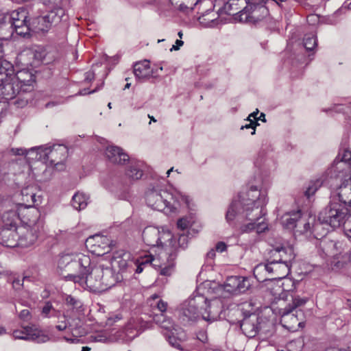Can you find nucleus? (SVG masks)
Wrapping results in <instances>:
<instances>
[{"mask_svg":"<svg viewBox=\"0 0 351 351\" xmlns=\"http://www.w3.org/2000/svg\"><path fill=\"white\" fill-rule=\"evenodd\" d=\"M1 219L3 229L9 230H16L19 215L15 210H9L4 212Z\"/></svg>","mask_w":351,"mask_h":351,"instance_id":"27","label":"nucleus"},{"mask_svg":"<svg viewBox=\"0 0 351 351\" xmlns=\"http://www.w3.org/2000/svg\"><path fill=\"white\" fill-rule=\"evenodd\" d=\"M95 75L93 72H87L85 74V80L91 82L94 79Z\"/></svg>","mask_w":351,"mask_h":351,"instance_id":"60","label":"nucleus"},{"mask_svg":"<svg viewBox=\"0 0 351 351\" xmlns=\"http://www.w3.org/2000/svg\"><path fill=\"white\" fill-rule=\"evenodd\" d=\"M7 18H8V16L0 12V38L1 39H8L10 37V35H8V36H5L2 33V31L3 30V27L6 25L5 22H6Z\"/></svg>","mask_w":351,"mask_h":351,"instance_id":"41","label":"nucleus"},{"mask_svg":"<svg viewBox=\"0 0 351 351\" xmlns=\"http://www.w3.org/2000/svg\"><path fill=\"white\" fill-rule=\"evenodd\" d=\"M197 338L202 343L206 342L208 339L206 332L205 331H199L197 334Z\"/></svg>","mask_w":351,"mask_h":351,"instance_id":"53","label":"nucleus"},{"mask_svg":"<svg viewBox=\"0 0 351 351\" xmlns=\"http://www.w3.org/2000/svg\"><path fill=\"white\" fill-rule=\"evenodd\" d=\"M58 271L66 280L73 281L81 285L85 283L93 291H104V289L96 288L92 285H96L101 277L93 274L91 261L88 256L83 254H64L58 261Z\"/></svg>","mask_w":351,"mask_h":351,"instance_id":"3","label":"nucleus"},{"mask_svg":"<svg viewBox=\"0 0 351 351\" xmlns=\"http://www.w3.org/2000/svg\"><path fill=\"white\" fill-rule=\"evenodd\" d=\"M258 110L256 109V110L255 112H253L252 113L249 114V116L246 119V121H257V119H258L257 115H258Z\"/></svg>","mask_w":351,"mask_h":351,"instance_id":"55","label":"nucleus"},{"mask_svg":"<svg viewBox=\"0 0 351 351\" xmlns=\"http://www.w3.org/2000/svg\"><path fill=\"white\" fill-rule=\"evenodd\" d=\"M111 266L115 270L119 269L118 273L124 272L130 268H133V259L130 252L123 249H119L112 253Z\"/></svg>","mask_w":351,"mask_h":351,"instance_id":"18","label":"nucleus"},{"mask_svg":"<svg viewBox=\"0 0 351 351\" xmlns=\"http://www.w3.org/2000/svg\"><path fill=\"white\" fill-rule=\"evenodd\" d=\"M216 250L211 249L206 254L207 258L213 259L215 256Z\"/></svg>","mask_w":351,"mask_h":351,"instance_id":"63","label":"nucleus"},{"mask_svg":"<svg viewBox=\"0 0 351 351\" xmlns=\"http://www.w3.org/2000/svg\"><path fill=\"white\" fill-rule=\"evenodd\" d=\"M93 274L96 277H101V279H99L96 285H92V286L98 289H104V290L111 288L123 280V276L120 274L116 273L112 266L111 267H104L103 265L96 266L93 268Z\"/></svg>","mask_w":351,"mask_h":351,"instance_id":"12","label":"nucleus"},{"mask_svg":"<svg viewBox=\"0 0 351 351\" xmlns=\"http://www.w3.org/2000/svg\"><path fill=\"white\" fill-rule=\"evenodd\" d=\"M219 15L218 12L214 13L213 11L208 10L205 13L198 17V21L204 27H215L222 23V20L219 19Z\"/></svg>","mask_w":351,"mask_h":351,"instance_id":"26","label":"nucleus"},{"mask_svg":"<svg viewBox=\"0 0 351 351\" xmlns=\"http://www.w3.org/2000/svg\"><path fill=\"white\" fill-rule=\"evenodd\" d=\"M106 238V236L104 234V232H99L92 235L88 236L85 241H88L89 239H100L104 240Z\"/></svg>","mask_w":351,"mask_h":351,"instance_id":"48","label":"nucleus"},{"mask_svg":"<svg viewBox=\"0 0 351 351\" xmlns=\"http://www.w3.org/2000/svg\"><path fill=\"white\" fill-rule=\"evenodd\" d=\"M332 178L339 179L341 183L337 189L339 200L351 207V151L343 150L334 160L332 165L316 180L311 182L305 195L309 198L322 185L328 184Z\"/></svg>","mask_w":351,"mask_h":351,"instance_id":"2","label":"nucleus"},{"mask_svg":"<svg viewBox=\"0 0 351 351\" xmlns=\"http://www.w3.org/2000/svg\"><path fill=\"white\" fill-rule=\"evenodd\" d=\"M68 16L66 14L64 9L60 6H56L49 11L47 14L38 16L36 19L38 23V30L47 32L53 25H57L62 21H66Z\"/></svg>","mask_w":351,"mask_h":351,"instance_id":"14","label":"nucleus"},{"mask_svg":"<svg viewBox=\"0 0 351 351\" xmlns=\"http://www.w3.org/2000/svg\"><path fill=\"white\" fill-rule=\"evenodd\" d=\"M13 29L10 32L9 35H12L13 31L14 30L15 32L20 36H22L23 37H25L26 36L29 34V27L28 23H26L25 24H23L20 25L19 27L12 28Z\"/></svg>","mask_w":351,"mask_h":351,"instance_id":"38","label":"nucleus"},{"mask_svg":"<svg viewBox=\"0 0 351 351\" xmlns=\"http://www.w3.org/2000/svg\"><path fill=\"white\" fill-rule=\"evenodd\" d=\"M29 187H27V188H25V189H23L21 190V195L23 196L24 199L23 200L24 201H27L28 202L29 199H28V197L29 196V197L31 198V200H32V203H34L36 202V195L33 192H31L30 193H29Z\"/></svg>","mask_w":351,"mask_h":351,"instance_id":"40","label":"nucleus"},{"mask_svg":"<svg viewBox=\"0 0 351 351\" xmlns=\"http://www.w3.org/2000/svg\"><path fill=\"white\" fill-rule=\"evenodd\" d=\"M303 44L307 51H312L317 45V38L315 34H306L303 40Z\"/></svg>","mask_w":351,"mask_h":351,"instance_id":"35","label":"nucleus"},{"mask_svg":"<svg viewBox=\"0 0 351 351\" xmlns=\"http://www.w3.org/2000/svg\"><path fill=\"white\" fill-rule=\"evenodd\" d=\"M239 285V276H230L226 279L224 290L230 293L236 294Z\"/></svg>","mask_w":351,"mask_h":351,"instance_id":"34","label":"nucleus"},{"mask_svg":"<svg viewBox=\"0 0 351 351\" xmlns=\"http://www.w3.org/2000/svg\"><path fill=\"white\" fill-rule=\"evenodd\" d=\"M339 110L351 117V104L348 106H341Z\"/></svg>","mask_w":351,"mask_h":351,"instance_id":"57","label":"nucleus"},{"mask_svg":"<svg viewBox=\"0 0 351 351\" xmlns=\"http://www.w3.org/2000/svg\"><path fill=\"white\" fill-rule=\"evenodd\" d=\"M19 95H20V94ZM14 104L18 108H23L27 104V99L21 98V96H19L17 99L14 101Z\"/></svg>","mask_w":351,"mask_h":351,"instance_id":"46","label":"nucleus"},{"mask_svg":"<svg viewBox=\"0 0 351 351\" xmlns=\"http://www.w3.org/2000/svg\"><path fill=\"white\" fill-rule=\"evenodd\" d=\"M184 44V42L181 40H176V45H173L172 47L171 48V51L173 50H178L181 46H182Z\"/></svg>","mask_w":351,"mask_h":351,"instance_id":"59","label":"nucleus"},{"mask_svg":"<svg viewBox=\"0 0 351 351\" xmlns=\"http://www.w3.org/2000/svg\"><path fill=\"white\" fill-rule=\"evenodd\" d=\"M252 302H246L242 304L241 311L244 315L240 324V328L245 336L252 338L256 336L259 330L258 317L253 312V309L249 310L252 306Z\"/></svg>","mask_w":351,"mask_h":351,"instance_id":"13","label":"nucleus"},{"mask_svg":"<svg viewBox=\"0 0 351 351\" xmlns=\"http://www.w3.org/2000/svg\"><path fill=\"white\" fill-rule=\"evenodd\" d=\"M267 264H259L254 269V275L259 282L271 279H282L290 272L291 265L270 258Z\"/></svg>","mask_w":351,"mask_h":351,"instance_id":"9","label":"nucleus"},{"mask_svg":"<svg viewBox=\"0 0 351 351\" xmlns=\"http://www.w3.org/2000/svg\"><path fill=\"white\" fill-rule=\"evenodd\" d=\"M145 323H144L141 318H131L125 326L126 335L130 340L133 339L145 330Z\"/></svg>","mask_w":351,"mask_h":351,"instance_id":"22","label":"nucleus"},{"mask_svg":"<svg viewBox=\"0 0 351 351\" xmlns=\"http://www.w3.org/2000/svg\"><path fill=\"white\" fill-rule=\"evenodd\" d=\"M5 39H1L0 38V61L1 60H4L3 59H1V58L3 57V40H4Z\"/></svg>","mask_w":351,"mask_h":351,"instance_id":"62","label":"nucleus"},{"mask_svg":"<svg viewBox=\"0 0 351 351\" xmlns=\"http://www.w3.org/2000/svg\"><path fill=\"white\" fill-rule=\"evenodd\" d=\"M142 164L140 162H131L126 171V176L132 180H136L143 176Z\"/></svg>","mask_w":351,"mask_h":351,"instance_id":"33","label":"nucleus"},{"mask_svg":"<svg viewBox=\"0 0 351 351\" xmlns=\"http://www.w3.org/2000/svg\"><path fill=\"white\" fill-rule=\"evenodd\" d=\"M265 0H250L247 6L240 11L239 21L246 23H256L265 18L269 10L264 5Z\"/></svg>","mask_w":351,"mask_h":351,"instance_id":"11","label":"nucleus"},{"mask_svg":"<svg viewBox=\"0 0 351 351\" xmlns=\"http://www.w3.org/2000/svg\"><path fill=\"white\" fill-rule=\"evenodd\" d=\"M152 261V258L150 257H147L141 261L136 259L133 260V268H130V269L134 270L137 274H141L144 269L145 265L150 263Z\"/></svg>","mask_w":351,"mask_h":351,"instance_id":"36","label":"nucleus"},{"mask_svg":"<svg viewBox=\"0 0 351 351\" xmlns=\"http://www.w3.org/2000/svg\"><path fill=\"white\" fill-rule=\"evenodd\" d=\"M145 199L148 206L154 210L162 211L167 215L176 213L178 206L181 203L192 209V199L181 192L174 194L158 188L148 189L145 193Z\"/></svg>","mask_w":351,"mask_h":351,"instance_id":"5","label":"nucleus"},{"mask_svg":"<svg viewBox=\"0 0 351 351\" xmlns=\"http://www.w3.org/2000/svg\"><path fill=\"white\" fill-rule=\"evenodd\" d=\"M322 247L330 257L326 261L328 269L339 271L351 265V250L346 249L343 243H324Z\"/></svg>","mask_w":351,"mask_h":351,"instance_id":"7","label":"nucleus"},{"mask_svg":"<svg viewBox=\"0 0 351 351\" xmlns=\"http://www.w3.org/2000/svg\"><path fill=\"white\" fill-rule=\"evenodd\" d=\"M54 308L51 302H47L45 304L44 306L42 308V315L44 317H49L51 311H54Z\"/></svg>","mask_w":351,"mask_h":351,"instance_id":"44","label":"nucleus"},{"mask_svg":"<svg viewBox=\"0 0 351 351\" xmlns=\"http://www.w3.org/2000/svg\"><path fill=\"white\" fill-rule=\"evenodd\" d=\"M133 73L137 80L143 82L149 79L152 75V69L150 67L149 62L145 60L134 64Z\"/></svg>","mask_w":351,"mask_h":351,"instance_id":"23","label":"nucleus"},{"mask_svg":"<svg viewBox=\"0 0 351 351\" xmlns=\"http://www.w3.org/2000/svg\"><path fill=\"white\" fill-rule=\"evenodd\" d=\"M16 82L19 84L21 91L29 92L32 89V84L35 82V76L27 69H22L14 73Z\"/></svg>","mask_w":351,"mask_h":351,"instance_id":"21","label":"nucleus"},{"mask_svg":"<svg viewBox=\"0 0 351 351\" xmlns=\"http://www.w3.org/2000/svg\"><path fill=\"white\" fill-rule=\"evenodd\" d=\"M162 328L166 329L167 330V333L165 334V336L169 341V343L174 348L178 350H182L181 348V344L180 342V339L176 337L175 335H178V329L173 325L170 319L164 320L161 323Z\"/></svg>","mask_w":351,"mask_h":351,"instance_id":"24","label":"nucleus"},{"mask_svg":"<svg viewBox=\"0 0 351 351\" xmlns=\"http://www.w3.org/2000/svg\"><path fill=\"white\" fill-rule=\"evenodd\" d=\"M21 90L14 77V66L8 60L0 61V96L5 100L16 99Z\"/></svg>","mask_w":351,"mask_h":351,"instance_id":"8","label":"nucleus"},{"mask_svg":"<svg viewBox=\"0 0 351 351\" xmlns=\"http://www.w3.org/2000/svg\"><path fill=\"white\" fill-rule=\"evenodd\" d=\"M251 286L252 284L249 278L239 276V285L237 290V294L246 292Z\"/></svg>","mask_w":351,"mask_h":351,"instance_id":"37","label":"nucleus"},{"mask_svg":"<svg viewBox=\"0 0 351 351\" xmlns=\"http://www.w3.org/2000/svg\"><path fill=\"white\" fill-rule=\"evenodd\" d=\"M26 149H23V148H12L11 149L10 152H12V154L13 155H18V156H22V155H25V153H26Z\"/></svg>","mask_w":351,"mask_h":351,"instance_id":"52","label":"nucleus"},{"mask_svg":"<svg viewBox=\"0 0 351 351\" xmlns=\"http://www.w3.org/2000/svg\"><path fill=\"white\" fill-rule=\"evenodd\" d=\"M8 18L12 28L19 27L20 25L27 23V13L24 9L14 10Z\"/></svg>","mask_w":351,"mask_h":351,"instance_id":"28","label":"nucleus"},{"mask_svg":"<svg viewBox=\"0 0 351 351\" xmlns=\"http://www.w3.org/2000/svg\"><path fill=\"white\" fill-rule=\"evenodd\" d=\"M86 248L93 254L101 256L112 250L111 245L108 243H85Z\"/></svg>","mask_w":351,"mask_h":351,"instance_id":"29","label":"nucleus"},{"mask_svg":"<svg viewBox=\"0 0 351 351\" xmlns=\"http://www.w3.org/2000/svg\"><path fill=\"white\" fill-rule=\"evenodd\" d=\"M56 328L58 330H64L66 328H69V330H72V328H71V324H67V323H64V322H62L59 324H58Z\"/></svg>","mask_w":351,"mask_h":351,"instance_id":"54","label":"nucleus"},{"mask_svg":"<svg viewBox=\"0 0 351 351\" xmlns=\"http://www.w3.org/2000/svg\"><path fill=\"white\" fill-rule=\"evenodd\" d=\"M300 210L293 213H287L282 215L280 218V223L282 226L287 229H294L295 224L298 221L300 217Z\"/></svg>","mask_w":351,"mask_h":351,"instance_id":"30","label":"nucleus"},{"mask_svg":"<svg viewBox=\"0 0 351 351\" xmlns=\"http://www.w3.org/2000/svg\"><path fill=\"white\" fill-rule=\"evenodd\" d=\"M269 254L270 258L290 265L295 257L293 246L289 243H276L269 250Z\"/></svg>","mask_w":351,"mask_h":351,"instance_id":"15","label":"nucleus"},{"mask_svg":"<svg viewBox=\"0 0 351 351\" xmlns=\"http://www.w3.org/2000/svg\"><path fill=\"white\" fill-rule=\"evenodd\" d=\"M267 202L266 192L256 186H251L247 191L241 192L232 199L226 211V219L230 224L248 219L251 222L243 226L241 232L255 231L257 234H261L268 230L267 223L263 219Z\"/></svg>","mask_w":351,"mask_h":351,"instance_id":"1","label":"nucleus"},{"mask_svg":"<svg viewBox=\"0 0 351 351\" xmlns=\"http://www.w3.org/2000/svg\"><path fill=\"white\" fill-rule=\"evenodd\" d=\"M8 104L5 101H0V119L2 118L6 113Z\"/></svg>","mask_w":351,"mask_h":351,"instance_id":"51","label":"nucleus"},{"mask_svg":"<svg viewBox=\"0 0 351 351\" xmlns=\"http://www.w3.org/2000/svg\"><path fill=\"white\" fill-rule=\"evenodd\" d=\"M5 247H10V248H16V251L18 253H21L22 252L20 250L22 247L21 246L20 243H17L16 244H15L14 245H5Z\"/></svg>","mask_w":351,"mask_h":351,"instance_id":"61","label":"nucleus"},{"mask_svg":"<svg viewBox=\"0 0 351 351\" xmlns=\"http://www.w3.org/2000/svg\"><path fill=\"white\" fill-rule=\"evenodd\" d=\"M19 317L24 321H28L31 317L29 311L28 309L22 310L19 313Z\"/></svg>","mask_w":351,"mask_h":351,"instance_id":"50","label":"nucleus"},{"mask_svg":"<svg viewBox=\"0 0 351 351\" xmlns=\"http://www.w3.org/2000/svg\"><path fill=\"white\" fill-rule=\"evenodd\" d=\"M58 104H60L59 102H57V101H50V102H48L47 104H46L45 107L47 108H48L53 107V106H57Z\"/></svg>","mask_w":351,"mask_h":351,"instance_id":"64","label":"nucleus"},{"mask_svg":"<svg viewBox=\"0 0 351 351\" xmlns=\"http://www.w3.org/2000/svg\"><path fill=\"white\" fill-rule=\"evenodd\" d=\"M227 248V246L226 245V243H217V244L215 246V250L217 252H223L226 251Z\"/></svg>","mask_w":351,"mask_h":351,"instance_id":"56","label":"nucleus"},{"mask_svg":"<svg viewBox=\"0 0 351 351\" xmlns=\"http://www.w3.org/2000/svg\"><path fill=\"white\" fill-rule=\"evenodd\" d=\"M205 287V284L199 286L193 296L182 304L179 317L183 323L188 324L200 317L212 323L219 318L221 312V301L217 298L208 301L203 292Z\"/></svg>","mask_w":351,"mask_h":351,"instance_id":"4","label":"nucleus"},{"mask_svg":"<svg viewBox=\"0 0 351 351\" xmlns=\"http://www.w3.org/2000/svg\"><path fill=\"white\" fill-rule=\"evenodd\" d=\"M196 221V216L194 213H189L177 221L178 228L182 231L186 230V233L184 232L180 234L178 241H188L189 240L193 239L195 234L197 233V231L194 228H191Z\"/></svg>","mask_w":351,"mask_h":351,"instance_id":"19","label":"nucleus"},{"mask_svg":"<svg viewBox=\"0 0 351 351\" xmlns=\"http://www.w3.org/2000/svg\"><path fill=\"white\" fill-rule=\"evenodd\" d=\"M88 197L83 193H76L72 198L71 204L73 207L80 210L84 209L88 204Z\"/></svg>","mask_w":351,"mask_h":351,"instance_id":"32","label":"nucleus"},{"mask_svg":"<svg viewBox=\"0 0 351 351\" xmlns=\"http://www.w3.org/2000/svg\"><path fill=\"white\" fill-rule=\"evenodd\" d=\"M307 300L306 298L294 295L290 291L282 293L278 301L280 305L278 313L281 316V322L285 328L293 330L296 326L302 324L298 317V311L295 308L304 305Z\"/></svg>","mask_w":351,"mask_h":351,"instance_id":"6","label":"nucleus"},{"mask_svg":"<svg viewBox=\"0 0 351 351\" xmlns=\"http://www.w3.org/2000/svg\"><path fill=\"white\" fill-rule=\"evenodd\" d=\"M27 278H29V277L27 276H23V279H20L18 277L14 278L12 281L13 288L15 290H20L23 285V281Z\"/></svg>","mask_w":351,"mask_h":351,"instance_id":"43","label":"nucleus"},{"mask_svg":"<svg viewBox=\"0 0 351 351\" xmlns=\"http://www.w3.org/2000/svg\"><path fill=\"white\" fill-rule=\"evenodd\" d=\"M156 306H157V308L161 312V313H164L167 310V303L164 302L163 300H158L157 302H156Z\"/></svg>","mask_w":351,"mask_h":351,"instance_id":"49","label":"nucleus"},{"mask_svg":"<svg viewBox=\"0 0 351 351\" xmlns=\"http://www.w3.org/2000/svg\"><path fill=\"white\" fill-rule=\"evenodd\" d=\"M332 199L328 205L319 213L318 219L322 223H326L333 228H338L345 221L348 213V205L338 199Z\"/></svg>","mask_w":351,"mask_h":351,"instance_id":"10","label":"nucleus"},{"mask_svg":"<svg viewBox=\"0 0 351 351\" xmlns=\"http://www.w3.org/2000/svg\"><path fill=\"white\" fill-rule=\"evenodd\" d=\"M105 155L108 160L113 164L123 165L130 160L129 156L123 149L116 145L106 147Z\"/></svg>","mask_w":351,"mask_h":351,"instance_id":"20","label":"nucleus"},{"mask_svg":"<svg viewBox=\"0 0 351 351\" xmlns=\"http://www.w3.org/2000/svg\"><path fill=\"white\" fill-rule=\"evenodd\" d=\"M173 269V266L172 264H169L168 266H165L162 268L160 270V274L162 276H169L171 274Z\"/></svg>","mask_w":351,"mask_h":351,"instance_id":"47","label":"nucleus"},{"mask_svg":"<svg viewBox=\"0 0 351 351\" xmlns=\"http://www.w3.org/2000/svg\"><path fill=\"white\" fill-rule=\"evenodd\" d=\"M44 162L58 165L66 157L67 148L62 145L44 146Z\"/></svg>","mask_w":351,"mask_h":351,"instance_id":"17","label":"nucleus"},{"mask_svg":"<svg viewBox=\"0 0 351 351\" xmlns=\"http://www.w3.org/2000/svg\"><path fill=\"white\" fill-rule=\"evenodd\" d=\"M186 3L189 4L190 3V0L184 1L177 5L180 11L184 12L188 8L187 5L185 4Z\"/></svg>","mask_w":351,"mask_h":351,"instance_id":"58","label":"nucleus"},{"mask_svg":"<svg viewBox=\"0 0 351 351\" xmlns=\"http://www.w3.org/2000/svg\"><path fill=\"white\" fill-rule=\"evenodd\" d=\"M46 56L45 50L43 48L38 47L37 49H35L34 51V58L38 62H43Z\"/></svg>","mask_w":351,"mask_h":351,"instance_id":"42","label":"nucleus"},{"mask_svg":"<svg viewBox=\"0 0 351 351\" xmlns=\"http://www.w3.org/2000/svg\"><path fill=\"white\" fill-rule=\"evenodd\" d=\"M93 341L106 343L108 341L109 337L106 332H100L90 337Z\"/></svg>","mask_w":351,"mask_h":351,"instance_id":"39","label":"nucleus"},{"mask_svg":"<svg viewBox=\"0 0 351 351\" xmlns=\"http://www.w3.org/2000/svg\"><path fill=\"white\" fill-rule=\"evenodd\" d=\"M15 339L30 340L36 343H45L49 340V337L44 334L35 326H25L21 330H15L12 333Z\"/></svg>","mask_w":351,"mask_h":351,"instance_id":"16","label":"nucleus"},{"mask_svg":"<svg viewBox=\"0 0 351 351\" xmlns=\"http://www.w3.org/2000/svg\"><path fill=\"white\" fill-rule=\"evenodd\" d=\"M44 146L32 147L26 150L25 158L29 162L41 160L44 162Z\"/></svg>","mask_w":351,"mask_h":351,"instance_id":"31","label":"nucleus"},{"mask_svg":"<svg viewBox=\"0 0 351 351\" xmlns=\"http://www.w3.org/2000/svg\"><path fill=\"white\" fill-rule=\"evenodd\" d=\"M258 125H259V123L257 121H251L249 123L242 125L241 130L251 129V134L254 135L256 133V128Z\"/></svg>","mask_w":351,"mask_h":351,"instance_id":"45","label":"nucleus"},{"mask_svg":"<svg viewBox=\"0 0 351 351\" xmlns=\"http://www.w3.org/2000/svg\"><path fill=\"white\" fill-rule=\"evenodd\" d=\"M293 230L295 239L300 235H304L305 237H307L308 234H311L310 223L306 215L300 213V217L298 218Z\"/></svg>","mask_w":351,"mask_h":351,"instance_id":"25","label":"nucleus"}]
</instances>
